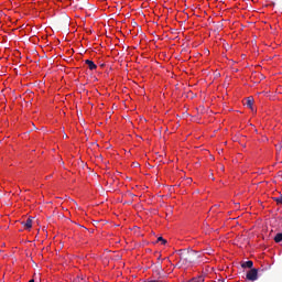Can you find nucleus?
Here are the masks:
<instances>
[{
    "label": "nucleus",
    "instance_id": "obj_1",
    "mask_svg": "<svg viewBox=\"0 0 282 282\" xmlns=\"http://www.w3.org/2000/svg\"><path fill=\"white\" fill-rule=\"evenodd\" d=\"M178 254L183 263H197V261H199V257H202L199 252L193 250H180Z\"/></svg>",
    "mask_w": 282,
    "mask_h": 282
},
{
    "label": "nucleus",
    "instance_id": "obj_2",
    "mask_svg": "<svg viewBox=\"0 0 282 282\" xmlns=\"http://www.w3.org/2000/svg\"><path fill=\"white\" fill-rule=\"evenodd\" d=\"M248 281H257V279H259V270L257 269H251L247 272L246 275Z\"/></svg>",
    "mask_w": 282,
    "mask_h": 282
},
{
    "label": "nucleus",
    "instance_id": "obj_3",
    "mask_svg": "<svg viewBox=\"0 0 282 282\" xmlns=\"http://www.w3.org/2000/svg\"><path fill=\"white\" fill-rule=\"evenodd\" d=\"M164 270L162 269V265H156L155 269L153 270V274L158 276L159 279H162L164 276Z\"/></svg>",
    "mask_w": 282,
    "mask_h": 282
},
{
    "label": "nucleus",
    "instance_id": "obj_4",
    "mask_svg": "<svg viewBox=\"0 0 282 282\" xmlns=\"http://www.w3.org/2000/svg\"><path fill=\"white\" fill-rule=\"evenodd\" d=\"M85 64L88 66L90 72H94V69H98V66L96 65V63H94V61L86 59Z\"/></svg>",
    "mask_w": 282,
    "mask_h": 282
},
{
    "label": "nucleus",
    "instance_id": "obj_5",
    "mask_svg": "<svg viewBox=\"0 0 282 282\" xmlns=\"http://www.w3.org/2000/svg\"><path fill=\"white\" fill-rule=\"evenodd\" d=\"M253 105H254V98L248 97V98H247V101H246V106H247L249 109H251V111H254Z\"/></svg>",
    "mask_w": 282,
    "mask_h": 282
},
{
    "label": "nucleus",
    "instance_id": "obj_6",
    "mask_svg": "<svg viewBox=\"0 0 282 282\" xmlns=\"http://www.w3.org/2000/svg\"><path fill=\"white\" fill-rule=\"evenodd\" d=\"M22 226L25 228V230H30L32 228V218H28L26 221L22 223Z\"/></svg>",
    "mask_w": 282,
    "mask_h": 282
},
{
    "label": "nucleus",
    "instance_id": "obj_7",
    "mask_svg": "<svg viewBox=\"0 0 282 282\" xmlns=\"http://www.w3.org/2000/svg\"><path fill=\"white\" fill-rule=\"evenodd\" d=\"M252 265H254V262L252 260H248L241 264V268H250L252 269Z\"/></svg>",
    "mask_w": 282,
    "mask_h": 282
},
{
    "label": "nucleus",
    "instance_id": "obj_8",
    "mask_svg": "<svg viewBox=\"0 0 282 282\" xmlns=\"http://www.w3.org/2000/svg\"><path fill=\"white\" fill-rule=\"evenodd\" d=\"M274 241H275V243H281V241H282V234H276L275 237H274Z\"/></svg>",
    "mask_w": 282,
    "mask_h": 282
},
{
    "label": "nucleus",
    "instance_id": "obj_9",
    "mask_svg": "<svg viewBox=\"0 0 282 282\" xmlns=\"http://www.w3.org/2000/svg\"><path fill=\"white\" fill-rule=\"evenodd\" d=\"M273 200H275L278 206L282 205V195H280L279 197H273Z\"/></svg>",
    "mask_w": 282,
    "mask_h": 282
},
{
    "label": "nucleus",
    "instance_id": "obj_10",
    "mask_svg": "<svg viewBox=\"0 0 282 282\" xmlns=\"http://www.w3.org/2000/svg\"><path fill=\"white\" fill-rule=\"evenodd\" d=\"M160 241H161V243H162L163 246H165L166 239H163L162 237H159V238H158V242H160Z\"/></svg>",
    "mask_w": 282,
    "mask_h": 282
},
{
    "label": "nucleus",
    "instance_id": "obj_11",
    "mask_svg": "<svg viewBox=\"0 0 282 282\" xmlns=\"http://www.w3.org/2000/svg\"><path fill=\"white\" fill-rule=\"evenodd\" d=\"M134 166H138V163H134Z\"/></svg>",
    "mask_w": 282,
    "mask_h": 282
}]
</instances>
